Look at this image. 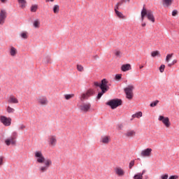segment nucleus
<instances>
[{"instance_id": "obj_1", "label": "nucleus", "mask_w": 179, "mask_h": 179, "mask_svg": "<svg viewBox=\"0 0 179 179\" xmlns=\"http://www.w3.org/2000/svg\"><path fill=\"white\" fill-rule=\"evenodd\" d=\"M34 155L37 163H39V164H44V166L39 167V171L41 173H45V171L52 166V161L48 158L45 159L41 151H36Z\"/></svg>"}, {"instance_id": "obj_2", "label": "nucleus", "mask_w": 179, "mask_h": 179, "mask_svg": "<svg viewBox=\"0 0 179 179\" xmlns=\"http://www.w3.org/2000/svg\"><path fill=\"white\" fill-rule=\"evenodd\" d=\"M107 83L108 82H107V80L106 79H103L101 80V83H99L98 82L94 83V86H96V87H100L101 90V92L98 93V96H97L98 100H100V99H101V96H103L104 93H106L108 91V89H110Z\"/></svg>"}, {"instance_id": "obj_3", "label": "nucleus", "mask_w": 179, "mask_h": 179, "mask_svg": "<svg viewBox=\"0 0 179 179\" xmlns=\"http://www.w3.org/2000/svg\"><path fill=\"white\" fill-rule=\"evenodd\" d=\"M145 16H147L148 20L152 22V23H155V15H153V12L152 10H148L145 7L143 8L141 10V22H143L145 20Z\"/></svg>"}, {"instance_id": "obj_4", "label": "nucleus", "mask_w": 179, "mask_h": 179, "mask_svg": "<svg viewBox=\"0 0 179 179\" xmlns=\"http://www.w3.org/2000/svg\"><path fill=\"white\" fill-rule=\"evenodd\" d=\"M134 89H135L134 85H128L124 88V93L128 100H132V99H134Z\"/></svg>"}, {"instance_id": "obj_5", "label": "nucleus", "mask_w": 179, "mask_h": 179, "mask_svg": "<svg viewBox=\"0 0 179 179\" xmlns=\"http://www.w3.org/2000/svg\"><path fill=\"white\" fill-rule=\"evenodd\" d=\"M94 90L90 88L86 91V92H84L81 94L80 97V100L81 101H85V100L89 99V97H91V96H94Z\"/></svg>"}, {"instance_id": "obj_6", "label": "nucleus", "mask_w": 179, "mask_h": 179, "mask_svg": "<svg viewBox=\"0 0 179 179\" xmlns=\"http://www.w3.org/2000/svg\"><path fill=\"white\" fill-rule=\"evenodd\" d=\"M107 104L108 106H110L113 110H114V108H117V107H120V106L122 105V100L118 99H112L109 101Z\"/></svg>"}, {"instance_id": "obj_7", "label": "nucleus", "mask_w": 179, "mask_h": 179, "mask_svg": "<svg viewBox=\"0 0 179 179\" xmlns=\"http://www.w3.org/2000/svg\"><path fill=\"white\" fill-rule=\"evenodd\" d=\"M0 122H1V124H3V125H4V127H10L12 124V118L1 115Z\"/></svg>"}, {"instance_id": "obj_8", "label": "nucleus", "mask_w": 179, "mask_h": 179, "mask_svg": "<svg viewBox=\"0 0 179 179\" xmlns=\"http://www.w3.org/2000/svg\"><path fill=\"white\" fill-rule=\"evenodd\" d=\"M158 120L164 124V127L166 128H170L171 127V122H170V119L168 117H164L163 115H159Z\"/></svg>"}, {"instance_id": "obj_9", "label": "nucleus", "mask_w": 179, "mask_h": 179, "mask_svg": "<svg viewBox=\"0 0 179 179\" xmlns=\"http://www.w3.org/2000/svg\"><path fill=\"white\" fill-rule=\"evenodd\" d=\"M36 101L39 106H47V104H48V99L44 96H38L36 98Z\"/></svg>"}, {"instance_id": "obj_10", "label": "nucleus", "mask_w": 179, "mask_h": 179, "mask_svg": "<svg viewBox=\"0 0 179 179\" xmlns=\"http://www.w3.org/2000/svg\"><path fill=\"white\" fill-rule=\"evenodd\" d=\"M114 171L115 176H117V177H124V176H125V171L120 166L115 167Z\"/></svg>"}, {"instance_id": "obj_11", "label": "nucleus", "mask_w": 179, "mask_h": 179, "mask_svg": "<svg viewBox=\"0 0 179 179\" xmlns=\"http://www.w3.org/2000/svg\"><path fill=\"white\" fill-rule=\"evenodd\" d=\"M92 105L90 103H83L79 106L80 111H83V113H87L90 110Z\"/></svg>"}, {"instance_id": "obj_12", "label": "nucleus", "mask_w": 179, "mask_h": 179, "mask_svg": "<svg viewBox=\"0 0 179 179\" xmlns=\"http://www.w3.org/2000/svg\"><path fill=\"white\" fill-rule=\"evenodd\" d=\"M13 136H11L6 139L5 143L6 145H7V146H10V145H16V141H15V139H16V137H15V135H16V133H13Z\"/></svg>"}, {"instance_id": "obj_13", "label": "nucleus", "mask_w": 179, "mask_h": 179, "mask_svg": "<svg viewBox=\"0 0 179 179\" xmlns=\"http://www.w3.org/2000/svg\"><path fill=\"white\" fill-rule=\"evenodd\" d=\"M152 148H146L144 150H142L141 152V156L143 157H150L152 155Z\"/></svg>"}, {"instance_id": "obj_14", "label": "nucleus", "mask_w": 179, "mask_h": 179, "mask_svg": "<svg viewBox=\"0 0 179 179\" xmlns=\"http://www.w3.org/2000/svg\"><path fill=\"white\" fill-rule=\"evenodd\" d=\"M111 141V137L110 136H102L101 137L100 143L103 145H108Z\"/></svg>"}, {"instance_id": "obj_15", "label": "nucleus", "mask_w": 179, "mask_h": 179, "mask_svg": "<svg viewBox=\"0 0 179 179\" xmlns=\"http://www.w3.org/2000/svg\"><path fill=\"white\" fill-rule=\"evenodd\" d=\"M48 142L49 146H55L57 145V136H50Z\"/></svg>"}, {"instance_id": "obj_16", "label": "nucleus", "mask_w": 179, "mask_h": 179, "mask_svg": "<svg viewBox=\"0 0 179 179\" xmlns=\"http://www.w3.org/2000/svg\"><path fill=\"white\" fill-rule=\"evenodd\" d=\"M5 19H6V11L5 10H1L0 11V24H3V23H5Z\"/></svg>"}, {"instance_id": "obj_17", "label": "nucleus", "mask_w": 179, "mask_h": 179, "mask_svg": "<svg viewBox=\"0 0 179 179\" xmlns=\"http://www.w3.org/2000/svg\"><path fill=\"white\" fill-rule=\"evenodd\" d=\"M8 103H9V104H17L19 100H17L15 96L11 95L8 100Z\"/></svg>"}, {"instance_id": "obj_18", "label": "nucleus", "mask_w": 179, "mask_h": 179, "mask_svg": "<svg viewBox=\"0 0 179 179\" xmlns=\"http://www.w3.org/2000/svg\"><path fill=\"white\" fill-rule=\"evenodd\" d=\"M174 0H162V5L164 8H169L173 5Z\"/></svg>"}, {"instance_id": "obj_19", "label": "nucleus", "mask_w": 179, "mask_h": 179, "mask_svg": "<svg viewBox=\"0 0 179 179\" xmlns=\"http://www.w3.org/2000/svg\"><path fill=\"white\" fill-rule=\"evenodd\" d=\"M136 135V133L134 130H129L124 134V136L127 138H132Z\"/></svg>"}, {"instance_id": "obj_20", "label": "nucleus", "mask_w": 179, "mask_h": 179, "mask_svg": "<svg viewBox=\"0 0 179 179\" xmlns=\"http://www.w3.org/2000/svg\"><path fill=\"white\" fill-rule=\"evenodd\" d=\"M131 64H123L121 66V71H122V72H127V71H131Z\"/></svg>"}, {"instance_id": "obj_21", "label": "nucleus", "mask_w": 179, "mask_h": 179, "mask_svg": "<svg viewBox=\"0 0 179 179\" xmlns=\"http://www.w3.org/2000/svg\"><path fill=\"white\" fill-rule=\"evenodd\" d=\"M17 54V50L15 48V47L11 46L10 48V55L11 57H16V55Z\"/></svg>"}, {"instance_id": "obj_22", "label": "nucleus", "mask_w": 179, "mask_h": 179, "mask_svg": "<svg viewBox=\"0 0 179 179\" xmlns=\"http://www.w3.org/2000/svg\"><path fill=\"white\" fill-rule=\"evenodd\" d=\"M18 3L20 8H22V9H24V8H26V0H18Z\"/></svg>"}, {"instance_id": "obj_23", "label": "nucleus", "mask_w": 179, "mask_h": 179, "mask_svg": "<svg viewBox=\"0 0 179 179\" xmlns=\"http://www.w3.org/2000/svg\"><path fill=\"white\" fill-rule=\"evenodd\" d=\"M53 13L55 15H58V13H59V6L58 4L53 6Z\"/></svg>"}, {"instance_id": "obj_24", "label": "nucleus", "mask_w": 179, "mask_h": 179, "mask_svg": "<svg viewBox=\"0 0 179 179\" xmlns=\"http://www.w3.org/2000/svg\"><path fill=\"white\" fill-rule=\"evenodd\" d=\"M115 13L116 14V16H117V17H119L120 19H125V15H124L122 13L116 10V12H115Z\"/></svg>"}, {"instance_id": "obj_25", "label": "nucleus", "mask_w": 179, "mask_h": 179, "mask_svg": "<svg viewBox=\"0 0 179 179\" xmlns=\"http://www.w3.org/2000/svg\"><path fill=\"white\" fill-rule=\"evenodd\" d=\"M38 9V6L37 4H34L31 6V12L36 13L37 12V10Z\"/></svg>"}, {"instance_id": "obj_26", "label": "nucleus", "mask_w": 179, "mask_h": 179, "mask_svg": "<svg viewBox=\"0 0 179 179\" xmlns=\"http://www.w3.org/2000/svg\"><path fill=\"white\" fill-rule=\"evenodd\" d=\"M34 27H35V29H38L40 27V20H35L34 21Z\"/></svg>"}, {"instance_id": "obj_27", "label": "nucleus", "mask_w": 179, "mask_h": 179, "mask_svg": "<svg viewBox=\"0 0 179 179\" xmlns=\"http://www.w3.org/2000/svg\"><path fill=\"white\" fill-rule=\"evenodd\" d=\"M6 111L8 113V114H13V113H15V109L10 106H8Z\"/></svg>"}, {"instance_id": "obj_28", "label": "nucleus", "mask_w": 179, "mask_h": 179, "mask_svg": "<svg viewBox=\"0 0 179 179\" xmlns=\"http://www.w3.org/2000/svg\"><path fill=\"white\" fill-rule=\"evenodd\" d=\"M142 115H143L142 112H138V113L134 114L132 115V117L133 118H141V117H142Z\"/></svg>"}, {"instance_id": "obj_29", "label": "nucleus", "mask_w": 179, "mask_h": 179, "mask_svg": "<svg viewBox=\"0 0 179 179\" xmlns=\"http://www.w3.org/2000/svg\"><path fill=\"white\" fill-rule=\"evenodd\" d=\"M74 96H75V94H65L64 95V97H65L66 100H71V99H72Z\"/></svg>"}, {"instance_id": "obj_30", "label": "nucleus", "mask_w": 179, "mask_h": 179, "mask_svg": "<svg viewBox=\"0 0 179 179\" xmlns=\"http://www.w3.org/2000/svg\"><path fill=\"white\" fill-rule=\"evenodd\" d=\"M134 179H143V176L141 173H138L134 176Z\"/></svg>"}, {"instance_id": "obj_31", "label": "nucleus", "mask_w": 179, "mask_h": 179, "mask_svg": "<svg viewBox=\"0 0 179 179\" xmlns=\"http://www.w3.org/2000/svg\"><path fill=\"white\" fill-rule=\"evenodd\" d=\"M157 55H160V52H159L158 50L153 51V52H152V53H151V56H152V57H157Z\"/></svg>"}, {"instance_id": "obj_32", "label": "nucleus", "mask_w": 179, "mask_h": 179, "mask_svg": "<svg viewBox=\"0 0 179 179\" xmlns=\"http://www.w3.org/2000/svg\"><path fill=\"white\" fill-rule=\"evenodd\" d=\"M173 58V54H169L166 55V62L169 63L170 62V59Z\"/></svg>"}, {"instance_id": "obj_33", "label": "nucleus", "mask_w": 179, "mask_h": 179, "mask_svg": "<svg viewBox=\"0 0 179 179\" xmlns=\"http://www.w3.org/2000/svg\"><path fill=\"white\" fill-rule=\"evenodd\" d=\"M77 69L78 71H79V72H83L84 71V68L83 67V66L79 64L77 65Z\"/></svg>"}, {"instance_id": "obj_34", "label": "nucleus", "mask_w": 179, "mask_h": 179, "mask_svg": "<svg viewBox=\"0 0 179 179\" xmlns=\"http://www.w3.org/2000/svg\"><path fill=\"white\" fill-rule=\"evenodd\" d=\"M157 104H159L158 100H157L154 102H152L150 106V107H156V106H157Z\"/></svg>"}, {"instance_id": "obj_35", "label": "nucleus", "mask_w": 179, "mask_h": 179, "mask_svg": "<svg viewBox=\"0 0 179 179\" xmlns=\"http://www.w3.org/2000/svg\"><path fill=\"white\" fill-rule=\"evenodd\" d=\"M165 68H166V66L164 64H162L160 66L159 71H160L161 73H163V72H164Z\"/></svg>"}, {"instance_id": "obj_36", "label": "nucleus", "mask_w": 179, "mask_h": 179, "mask_svg": "<svg viewBox=\"0 0 179 179\" xmlns=\"http://www.w3.org/2000/svg\"><path fill=\"white\" fill-rule=\"evenodd\" d=\"M21 37L24 39L27 38V37H28L27 32L21 33Z\"/></svg>"}, {"instance_id": "obj_37", "label": "nucleus", "mask_w": 179, "mask_h": 179, "mask_svg": "<svg viewBox=\"0 0 179 179\" xmlns=\"http://www.w3.org/2000/svg\"><path fill=\"white\" fill-rule=\"evenodd\" d=\"M122 76V74H117V75L115 76V79L116 80H120V79H121Z\"/></svg>"}, {"instance_id": "obj_38", "label": "nucleus", "mask_w": 179, "mask_h": 179, "mask_svg": "<svg viewBox=\"0 0 179 179\" xmlns=\"http://www.w3.org/2000/svg\"><path fill=\"white\" fill-rule=\"evenodd\" d=\"M175 64H177V60L176 59H174L171 63L168 64V66H173Z\"/></svg>"}, {"instance_id": "obj_39", "label": "nucleus", "mask_w": 179, "mask_h": 179, "mask_svg": "<svg viewBox=\"0 0 179 179\" xmlns=\"http://www.w3.org/2000/svg\"><path fill=\"white\" fill-rule=\"evenodd\" d=\"M133 166H135V161H134V160L130 162L129 166V169H132Z\"/></svg>"}, {"instance_id": "obj_40", "label": "nucleus", "mask_w": 179, "mask_h": 179, "mask_svg": "<svg viewBox=\"0 0 179 179\" xmlns=\"http://www.w3.org/2000/svg\"><path fill=\"white\" fill-rule=\"evenodd\" d=\"M115 55H116V57H121V52L120 50L115 51Z\"/></svg>"}, {"instance_id": "obj_41", "label": "nucleus", "mask_w": 179, "mask_h": 179, "mask_svg": "<svg viewBox=\"0 0 179 179\" xmlns=\"http://www.w3.org/2000/svg\"><path fill=\"white\" fill-rule=\"evenodd\" d=\"M120 5H121V3H117L116 4V6H115V12H116V10H118V9L120 8Z\"/></svg>"}, {"instance_id": "obj_42", "label": "nucleus", "mask_w": 179, "mask_h": 179, "mask_svg": "<svg viewBox=\"0 0 179 179\" xmlns=\"http://www.w3.org/2000/svg\"><path fill=\"white\" fill-rule=\"evenodd\" d=\"M3 164V157L0 156V166Z\"/></svg>"}, {"instance_id": "obj_43", "label": "nucleus", "mask_w": 179, "mask_h": 179, "mask_svg": "<svg viewBox=\"0 0 179 179\" xmlns=\"http://www.w3.org/2000/svg\"><path fill=\"white\" fill-rule=\"evenodd\" d=\"M178 13V12L175 10H173L172 12V16H177V14Z\"/></svg>"}, {"instance_id": "obj_44", "label": "nucleus", "mask_w": 179, "mask_h": 179, "mask_svg": "<svg viewBox=\"0 0 179 179\" xmlns=\"http://www.w3.org/2000/svg\"><path fill=\"white\" fill-rule=\"evenodd\" d=\"M169 179H178V176H171L169 178Z\"/></svg>"}, {"instance_id": "obj_45", "label": "nucleus", "mask_w": 179, "mask_h": 179, "mask_svg": "<svg viewBox=\"0 0 179 179\" xmlns=\"http://www.w3.org/2000/svg\"><path fill=\"white\" fill-rule=\"evenodd\" d=\"M169 178V175L165 174L162 176V179H167Z\"/></svg>"}, {"instance_id": "obj_46", "label": "nucleus", "mask_w": 179, "mask_h": 179, "mask_svg": "<svg viewBox=\"0 0 179 179\" xmlns=\"http://www.w3.org/2000/svg\"><path fill=\"white\" fill-rule=\"evenodd\" d=\"M24 128H26V126L23 124L20 127V129H24Z\"/></svg>"}, {"instance_id": "obj_47", "label": "nucleus", "mask_w": 179, "mask_h": 179, "mask_svg": "<svg viewBox=\"0 0 179 179\" xmlns=\"http://www.w3.org/2000/svg\"><path fill=\"white\" fill-rule=\"evenodd\" d=\"M145 173H146V170H143L142 173H141V174H142V176H143V174H145Z\"/></svg>"}, {"instance_id": "obj_48", "label": "nucleus", "mask_w": 179, "mask_h": 179, "mask_svg": "<svg viewBox=\"0 0 179 179\" xmlns=\"http://www.w3.org/2000/svg\"><path fill=\"white\" fill-rule=\"evenodd\" d=\"M141 26H142V27H145V26H146V23H143V24H141Z\"/></svg>"}, {"instance_id": "obj_49", "label": "nucleus", "mask_w": 179, "mask_h": 179, "mask_svg": "<svg viewBox=\"0 0 179 179\" xmlns=\"http://www.w3.org/2000/svg\"><path fill=\"white\" fill-rule=\"evenodd\" d=\"M45 1H46V2H50H50H54L55 0H45Z\"/></svg>"}, {"instance_id": "obj_50", "label": "nucleus", "mask_w": 179, "mask_h": 179, "mask_svg": "<svg viewBox=\"0 0 179 179\" xmlns=\"http://www.w3.org/2000/svg\"><path fill=\"white\" fill-rule=\"evenodd\" d=\"M1 1L3 3H5V2H6V0H1Z\"/></svg>"}, {"instance_id": "obj_51", "label": "nucleus", "mask_w": 179, "mask_h": 179, "mask_svg": "<svg viewBox=\"0 0 179 179\" xmlns=\"http://www.w3.org/2000/svg\"><path fill=\"white\" fill-rule=\"evenodd\" d=\"M143 68V66H140V69H142Z\"/></svg>"}, {"instance_id": "obj_52", "label": "nucleus", "mask_w": 179, "mask_h": 179, "mask_svg": "<svg viewBox=\"0 0 179 179\" xmlns=\"http://www.w3.org/2000/svg\"><path fill=\"white\" fill-rule=\"evenodd\" d=\"M127 1H129V0H127Z\"/></svg>"}, {"instance_id": "obj_53", "label": "nucleus", "mask_w": 179, "mask_h": 179, "mask_svg": "<svg viewBox=\"0 0 179 179\" xmlns=\"http://www.w3.org/2000/svg\"><path fill=\"white\" fill-rule=\"evenodd\" d=\"M0 90H1V88H0Z\"/></svg>"}]
</instances>
